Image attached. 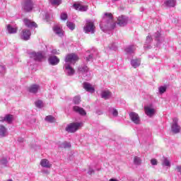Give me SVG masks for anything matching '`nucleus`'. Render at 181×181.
<instances>
[{
  "mask_svg": "<svg viewBox=\"0 0 181 181\" xmlns=\"http://www.w3.org/2000/svg\"><path fill=\"white\" fill-rule=\"evenodd\" d=\"M151 42H152V37H151V35H148L146 37V43L148 44V43H151Z\"/></svg>",
  "mask_w": 181,
  "mask_h": 181,
  "instance_id": "nucleus-44",
  "label": "nucleus"
},
{
  "mask_svg": "<svg viewBox=\"0 0 181 181\" xmlns=\"http://www.w3.org/2000/svg\"><path fill=\"white\" fill-rule=\"evenodd\" d=\"M66 26L67 28H69V29H70V30H74L76 25H74V23L68 21L66 23Z\"/></svg>",
  "mask_w": 181,
  "mask_h": 181,
  "instance_id": "nucleus-34",
  "label": "nucleus"
},
{
  "mask_svg": "<svg viewBox=\"0 0 181 181\" xmlns=\"http://www.w3.org/2000/svg\"><path fill=\"white\" fill-rule=\"evenodd\" d=\"M109 181H118L117 179L111 178Z\"/></svg>",
  "mask_w": 181,
  "mask_h": 181,
  "instance_id": "nucleus-51",
  "label": "nucleus"
},
{
  "mask_svg": "<svg viewBox=\"0 0 181 181\" xmlns=\"http://www.w3.org/2000/svg\"><path fill=\"white\" fill-rule=\"evenodd\" d=\"M129 117L132 122L134 124H140L141 123V118L139 117V115H137L136 112H131L129 113Z\"/></svg>",
  "mask_w": 181,
  "mask_h": 181,
  "instance_id": "nucleus-11",
  "label": "nucleus"
},
{
  "mask_svg": "<svg viewBox=\"0 0 181 181\" xmlns=\"http://www.w3.org/2000/svg\"><path fill=\"white\" fill-rule=\"evenodd\" d=\"M81 127H83V122H74L68 124L65 129L66 132L74 134V132H76Z\"/></svg>",
  "mask_w": 181,
  "mask_h": 181,
  "instance_id": "nucleus-3",
  "label": "nucleus"
},
{
  "mask_svg": "<svg viewBox=\"0 0 181 181\" xmlns=\"http://www.w3.org/2000/svg\"><path fill=\"white\" fill-rule=\"evenodd\" d=\"M81 102V98L80 96H75L73 98V103L74 104L78 105L79 103Z\"/></svg>",
  "mask_w": 181,
  "mask_h": 181,
  "instance_id": "nucleus-35",
  "label": "nucleus"
},
{
  "mask_svg": "<svg viewBox=\"0 0 181 181\" xmlns=\"http://www.w3.org/2000/svg\"><path fill=\"white\" fill-rule=\"evenodd\" d=\"M51 5H60L62 0H49Z\"/></svg>",
  "mask_w": 181,
  "mask_h": 181,
  "instance_id": "nucleus-38",
  "label": "nucleus"
},
{
  "mask_svg": "<svg viewBox=\"0 0 181 181\" xmlns=\"http://www.w3.org/2000/svg\"><path fill=\"white\" fill-rule=\"evenodd\" d=\"M64 69L66 76H74V73H76V70L73 69V65H71L69 64H64Z\"/></svg>",
  "mask_w": 181,
  "mask_h": 181,
  "instance_id": "nucleus-9",
  "label": "nucleus"
},
{
  "mask_svg": "<svg viewBox=\"0 0 181 181\" xmlns=\"http://www.w3.org/2000/svg\"><path fill=\"white\" fill-rule=\"evenodd\" d=\"M83 88H85L88 93H94L95 91V89L91 86V84L88 83H83Z\"/></svg>",
  "mask_w": 181,
  "mask_h": 181,
  "instance_id": "nucleus-28",
  "label": "nucleus"
},
{
  "mask_svg": "<svg viewBox=\"0 0 181 181\" xmlns=\"http://www.w3.org/2000/svg\"><path fill=\"white\" fill-rule=\"evenodd\" d=\"M110 114H112L114 117H118V110L114 107H110L109 109Z\"/></svg>",
  "mask_w": 181,
  "mask_h": 181,
  "instance_id": "nucleus-32",
  "label": "nucleus"
},
{
  "mask_svg": "<svg viewBox=\"0 0 181 181\" xmlns=\"http://www.w3.org/2000/svg\"><path fill=\"white\" fill-rule=\"evenodd\" d=\"M176 170H177V172H179V173H180V175H181V165H177L176 167Z\"/></svg>",
  "mask_w": 181,
  "mask_h": 181,
  "instance_id": "nucleus-48",
  "label": "nucleus"
},
{
  "mask_svg": "<svg viewBox=\"0 0 181 181\" xmlns=\"http://www.w3.org/2000/svg\"><path fill=\"white\" fill-rule=\"evenodd\" d=\"M28 91L32 94H37V93L40 91V86L37 84H33L28 88Z\"/></svg>",
  "mask_w": 181,
  "mask_h": 181,
  "instance_id": "nucleus-17",
  "label": "nucleus"
},
{
  "mask_svg": "<svg viewBox=\"0 0 181 181\" xmlns=\"http://www.w3.org/2000/svg\"><path fill=\"white\" fill-rule=\"evenodd\" d=\"M24 23L27 28H37V24L33 21H30L28 18L24 19Z\"/></svg>",
  "mask_w": 181,
  "mask_h": 181,
  "instance_id": "nucleus-25",
  "label": "nucleus"
},
{
  "mask_svg": "<svg viewBox=\"0 0 181 181\" xmlns=\"http://www.w3.org/2000/svg\"><path fill=\"white\" fill-rule=\"evenodd\" d=\"M100 97L104 98V100H109V98L112 97V93H111V91L109 90H103L100 93Z\"/></svg>",
  "mask_w": 181,
  "mask_h": 181,
  "instance_id": "nucleus-18",
  "label": "nucleus"
},
{
  "mask_svg": "<svg viewBox=\"0 0 181 181\" xmlns=\"http://www.w3.org/2000/svg\"><path fill=\"white\" fill-rule=\"evenodd\" d=\"M45 121H47V122L53 123L56 122V119H54L53 116L49 115L45 117Z\"/></svg>",
  "mask_w": 181,
  "mask_h": 181,
  "instance_id": "nucleus-33",
  "label": "nucleus"
},
{
  "mask_svg": "<svg viewBox=\"0 0 181 181\" xmlns=\"http://www.w3.org/2000/svg\"><path fill=\"white\" fill-rule=\"evenodd\" d=\"M135 50H136L135 45H129L125 48L124 52L129 57V56H134L135 54Z\"/></svg>",
  "mask_w": 181,
  "mask_h": 181,
  "instance_id": "nucleus-12",
  "label": "nucleus"
},
{
  "mask_svg": "<svg viewBox=\"0 0 181 181\" xmlns=\"http://www.w3.org/2000/svg\"><path fill=\"white\" fill-rule=\"evenodd\" d=\"M29 57L35 60V62H42L45 59V52H32L29 54Z\"/></svg>",
  "mask_w": 181,
  "mask_h": 181,
  "instance_id": "nucleus-4",
  "label": "nucleus"
},
{
  "mask_svg": "<svg viewBox=\"0 0 181 181\" xmlns=\"http://www.w3.org/2000/svg\"><path fill=\"white\" fill-rule=\"evenodd\" d=\"M144 111H145L146 115H147V117H149V118H152V117H153V115L156 114V110L151 105L145 106Z\"/></svg>",
  "mask_w": 181,
  "mask_h": 181,
  "instance_id": "nucleus-8",
  "label": "nucleus"
},
{
  "mask_svg": "<svg viewBox=\"0 0 181 181\" xmlns=\"http://www.w3.org/2000/svg\"><path fill=\"white\" fill-rule=\"evenodd\" d=\"M110 49L112 50H117V44L116 43L112 44V45L110 46Z\"/></svg>",
  "mask_w": 181,
  "mask_h": 181,
  "instance_id": "nucleus-46",
  "label": "nucleus"
},
{
  "mask_svg": "<svg viewBox=\"0 0 181 181\" xmlns=\"http://www.w3.org/2000/svg\"><path fill=\"white\" fill-rule=\"evenodd\" d=\"M162 165L166 168H170V160L168 158L164 157L162 160Z\"/></svg>",
  "mask_w": 181,
  "mask_h": 181,
  "instance_id": "nucleus-29",
  "label": "nucleus"
},
{
  "mask_svg": "<svg viewBox=\"0 0 181 181\" xmlns=\"http://www.w3.org/2000/svg\"><path fill=\"white\" fill-rule=\"evenodd\" d=\"M83 30L85 33L94 35V33H95V25H94V22L91 21V20H87L86 23L83 27Z\"/></svg>",
  "mask_w": 181,
  "mask_h": 181,
  "instance_id": "nucleus-2",
  "label": "nucleus"
},
{
  "mask_svg": "<svg viewBox=\"0 0 181 181\" xmlns=\"http://www.w3.org/2000/svg\"><path fill=\"white\" fill-rule=\"evenodd\" d=\"M163 6L166 8H175L176 6V0H165Z\"/></svg>",
  "mask_w": 181,
  "mask_h": 181,
  "instance_id": "nucleus-23",
  "label": "nucleus"
},
{
  "mask_svg": "<svg viewBox=\"0 0 181 181\" xmlns=\"http://www.w3.org/2000/svg\"><path fill=\"white\" fill-rule=\"evenodd\" d=\"M78 71L80 74H83L85 79H90V71H88V67L86 65L82 64L79 66L78 67Z\"/></svg>",
  "mask_w": 181,
  "mask_h": 181,
  "instance_id": "nucleus-7",
  "label": "nucleus"
},
{
  "mask_svg": "<svg viewBox=\"0 0 181 181\" xmlns=\"http://www.w3.org/2000/svg\"><path fill=\"white\" fill-rule=\"evenodd\" d=\"M166 90H168V87L166 86H160L158 87V93L162 95L164 93H166Z\"/></svg>",
  "mask_w": 181,
  "mask_h": 181,
  "instance_id": "nucleus-31",
  "label": "nucleus"
},
{
  "mask_svg": "<svg viewBox=\"0 0 181 181\" xmlns=\"http://www.w3.org/2000/svg\"><path fill=\"white\" fill-rule=\"evenodd\" d=\"M8 135V128L4 126L2 122H0V136L1 138H5Z\"/></svg>",
  "mask_w": 181,
  "mask_h": 181,
  "instance_id": "nucleus-14",
  "label": "nucleus"
},
{
  "mask_svg": "<svg viewBox=\"0 0 181 181\" xmlns=\"http://www.w3.org/2000/svg\"><path fill=\"white\" fill-rule=\"evenodd\" d=\"M117 25L119 26H125L128 23V17L125 16H119L117 18Z\"/></svg>",
  "mask_w": 181,
  "mask_h": 181,
  "instance_id": "nucleus-16",
  "label": "nucleus"
},
{
  "mask_svg": "<svg viewBox=\"0 0 181 181\" xmlns=\"http://www.w3.org/2000/svg\"><path fill=\"white\" fill-rule=\"evenodd\" d=\"M71 146L70 142L64 141L59 144V148H64V149H67Z\"/></svg>",
  "mask_w": 181,
  "mask_h": 181,
  "instance_id": "nucleus-30",
  "label": "nucleus"
},
{
  "mask_svg": "<svg viewBox=\"0 0 181 181\" xmlns=\"http://www.w3.org/2000/svg\"><path fill=\"white\" fill-rule=\"evenodd\" d=\"M1 165H3V166H6L8 165V160L5 158H3L0 160Z\"/></svg>",
  "mask_w": 181,
  "mask_h": 181,
  "instance_id": "nucleus-40",
  "label": "nucleus"
},
{
  "mask_svg": "<svg viewBox=\"0 0 181 181\" xmlns=\"http://www.w3.org/2000/svg\"><path fill=\"white\" fill-rule=\"evenodd\" d=\"M8 181H13L12 180H8Z\"/></svg>",
  "mask_w": 181,
  "mask_h": 181,
  "instance_id": "nucleus-55",
  "label": "nucleus"
},
{
  "mask_svg": "<svg viewBox=\"0 0 181 181\" xmlns=\"http://www.w3.org/2000/svg\"><path fill=\"white\" fill-rule=\"evenodd\" d=\"M73 6L74 9L76 11H80L81 12H86L88 10V6L74 4Z\"/></svg>",
  "mask_w": 181,
  "mask_h": 181,
  "instance_id": "nucleus-20",
  "label": "nucleus"
},
{
  "mask_svg": "<svg viewBox=\"0 0 181 181\" xmlns=\"http://www.w3.org/2000/svg\"><path fill=\"white\" fill-rule=\"evenodd\" d=\"M88 173V175H93L94 170H93L92 168H89Z\"/></svg>",
  "mask_w": 181,
  "mask_h": 181,
  "instance_id": "nucleus-49",
  "label": "nucleus"
},
{
  "mask_svg": "<svg viewBox=\"0 0 181 181\" xmlns=\"http://www.w3.org/2000/svg\"><path fill=\"white\" fill-rule=\"evenodd\" d=\"M116 25L117 23L114 22V19L112 18V14L105 13L100 22V28L103 32H107V30L115 29Z\"/></svg>",
  "mask_w": 181,
  "mask_h": 181,
  "instance_id": "nucleus-1",
  "label": "nucleus"
},
{
  "mask_svg": "<svg viewBox=\"0 0 181 181\" xmlns=\"http://www.w3.org/2000/svg\"><path fill=\"white\" fill-rule=\"evenodd\" d=\"M134 163L135 165H141V158L139 157H134Z\"/></svg>",
  "mask_w": 181,
  "mask_h": 181,
  "instance_id": "nucleus-39",
  "label": "nucleus"
},
{
  "mask_svg": "<svg viewBox=\"0 0 181 181\" xmlns=\"http://www.w3.org/2000/svg\"><path fill=\"white\" fill-rule=\"evenodd\" d=\"M51 53H52V54H59V51L57 49H52Z\"/></svg>",
  "mask_w": 181,
  "mask_h": 181,
  "instance_id": "nucleus-47",
  "label": "nucleus"
},
{
  "mask_svg": "<svg viewBox=\"0 0 181 181\" xmlns=\"http://www.w3.org/2000/svg\"><path fill=\"white\" fill-rule=\"evenodd\" d=\"M17 62H18V59H14L13 63H16Z\"/></svg>",
  "mask_w": 181,
  "mask_h": 181,
  "instance_id": "nucleus-52",
  "label": "nucleus"
},
{
  "mask_svg": "<svg viewBox=\"0 0 181 181\" xmlns=\"http://www.w3.org/2000/svg\"><path fill=\"white\" fill-rule=\"evenodd\" d=\"M62 21H66L67 19V13H62L60 16Z\"/></svg>",
  "mask_w": 181,
  "mask_h": 181,
  "instance_id": "nucleus-43",
  "label": "nucleus"
},
{
  "mask_svg": "<svg viewBox=\"0 0 181 181\" xmlns=\"http://www.w3.org/2000/svg\"><path fill=\"white\" fill-rule=\"evenodd\" d=\"M0 74H1V76L5 74V66L4 65H0Z\"/></svg>",
  "mask_w": 181,
  "mask_h": 181,
  "instance_id": "nucleus-41",
  "label": "nucleus"
},
{
  "mask_svg": "<svg viewBox=\"0 0 181 181\" xmlns=\"http://www.w3.org/2000/svg\"><path fill=\"white\" fill-rule=\"evenodd\" d=\"M93 57H94V54H91L86 58V62H93Z\"/></svg>",
  "mask_w": 181,
  "mask_h": 181,
  "instance_id": "nucleus-42",
  "label": "nucleus"
},
{
  "mask_svg": "<svg viewBox=\"0 0 181 181\" xmlns=\"http://www.w3.org/2000/svg\"><path fill=\"white\" fill-rule=\"evenodd\" d=\"M35 104L37 108H42L43 107V102L40 100L35 101Z\"/></svg>",
  "mask_w": 181,
  "mask_h": 181,
  "instance_id": "nucleus-37",
  "label": "nucleus"
},
{
  "mask_svg": "<svg viewBox=\"0 0 181 181\" xmlns=\"http://www.w3.org/2000/svg\"><path fill=\"white\" fill-rule=\"evenodd\" d=\"M44 173H49V171H45Z\"/></svg>",
  "mask_w": 181,
  "mask_h": 181,
  "instance_id": "nucleus-53",
  "label": "nucleus"
},
{
  "mask_svg": "<svg viewBox=\"0 0 181 181\" xmlns=\"http://www.w3.org/2000/svg\"><path fill=\"white\" fill-rule=\"evenodd\" d=\"M48 62L51 66H57V64L60 63V59L56 56H52L49 57Z\"/></svg>",
  "mask_w": 181,
  "mask_h": 181,
  "instance_id": "nucleus-21",
  "label": "nucleus"
},
{
  "mask_svg": "<svg viewBox=\"0 0 181 181\" xmlns=\"http://www.w3.org/2000/svg\"><path fill=\"white\" fill-rule=\"evenodd\" d=\"M73 110L77 114H79V115H81L82 117H86L87 115V112L85 111V110L83 107H78V106H74L73 107Z\"/></svg>",
  "mask_w": 181,
  "mask_h": 181,
  "instance_id": "nucleus-19",
  "label": "nucleus"
},
{
  "mask_svg": "<svg viewBox=\"0 0 181 181\" xmlns=\"http://www.w3.org/2000/svg\"><path fill=\"white\" fill-rule=\"evenodd\" d=\"M23 141H25V139L23 138H22V137H19L18 139V142L22 143V142H23Z\"/></svg>",
  "mask_w": 181,
  "mask_h": 181,
  "instance_id": "nucleus-50",
  "label": "nucleus"
},
{
  "mask_svg": "<svg viewBox=\"0 0 181 181\" xmlns=\"http://www.w3.org/2000/svg\"><path fill=\"white\" fill-rule=\"evenodd\" d=\"M154 37H156V40L157 41V46H159V38L160 37V33L158 31L155 33Z\"/></svg>",
  "mask_w": 181,
  "mask_h": 181,
  "instance_id": "nucleus-36",
  "label": "nucleus"
},
{
  "mask_svg": "<svg viewBox=\"0 0 181 181\" xmlns=\"http://www.w3.org/2000/svg\"><path fill=\"white\" fill-rule=\"evenodd\" d=\"M179 119L177 118H174L173 120V124L171 126V131L174 134H179L180 132V126L177 124Z\"/></svg>",
  "mask_w": 181,
  "mask_h": 181,
  "instance_id": "nucleus-10",
  "label": "nucleus"
},
{
  "mask_svg": "<svg viewBox=\"0 0 181 181\" xmlns=\"http://www.w3.org/2000/svg\"><path fill=\"white\" fill-rule=\"evenodd\" d=\"M77 61H78V56L74 53L69 54L65 57V64H68L74 66Z\"/></svg>",
  "mask_w": 181,
  "mask_h": 181,
  "instance_id": "nucleus-5",
  "label": "nucleus"
},
{
  "mask_svg": "<svg viewBox=\"0 0 181 181\" xmlns=\"http://www.w3.org/2000/svg\"><path fill=\"white\" fill-rule=\"evenodd\" d=\"M151 165L155 166V165H158V160H156V159H151Z\"/></svg>",
  "mask_w": 181,
  "mask_h": 181,
  "instance_id": "nucleus-45",
  "label": "nucleus"
},
{
  "mask_svg": "<svg viewBox=\"0 0 181 181\" xmlns=\"http://www.w3.org/2000/svg\"><path fill=\"white\" fill-rule=\"evenodd\" d=\"M113 1V2H115V1H119V0H112Z\"/></svg>",
  "mask_w": 181,
  "mask_h": 181,
  "instance_id": "nucleus-54",
  "label": "nucleus"
},
{
  "mask_svg": "<svg viewBox=\"0 0 181 181\" xmlns=\"http://www.w3.org/2000/svg\"><path fill=\"white\" fill-rule=\"evenodd\" d=\"M6 30L10 35L16 33L18 32V28L12 26L11 24L7 25Z\"/></svg>",
  "mask_w": 181,
  "mask_h": 181,
  "instance_id": "nucleus-26",
  "label": "nucleus"
},
{
  "mask_svg": "<svg viewBox=\"0 0 181 181\" xmlns=\"http://www.w3.org/2000/svg\"><path fill=\"white\" fill-rule=\"evenodd\" d=\"M33 1L32 0H23L21 6L25 12H30L33 9Z\"/></svg>",
  "mask_w": 181,
  "mask_h": 181,
  "instance_id": "nucleus-6",
  "label": "nucleus"
},
{
  "mask_svg": "<svg viewBox=\"0 0 181 181\" xmlns=\"http://www.w3.org/2000/svg\"><path fill=\"white\" fill-rule=\"evenodd\" d=\"M40 165L42 168H46L47 169L52 168V164H50L47 159L41 160Z\"/></svg>",
  "mask_w": 181,
  "mask_h": 181,
  "instance_id": "nucleus-27",
  "label": "nucleus"
},
{
  "mask_svg": "<svg viewBox=\"0 0 181 181\" xmlns=\"http://www.w3.org/2000/svg\"><path fill=\"white\" fill-rule=\"evenodd\" d=\"M53 30L55 35H57L59 37H63L64 32L63 30L59 25H54Z\"/></svg>",
  "mask_w": 181,
  "mask_h": 181,
  "instance_id": "nucleus-22",
  "label": "nucleus"
},
{
  "mask_svg": "<svg viewBox=\"0 0 181 181\" xmlns=\"http://www.w3.org/2000/svg\"><path fill=\"white\" fill-rule=\"evenodd\" d=\"M32 35V33H30V30L28 29H24L22 31L21 38L22 40H29L30 39V36Z\"/></svg>",
  "mask_w": 181,
  "mask_h": 181,
  "instance_id": "nucleus-13",
  "label": "nucleus"
},
{
  "mask_svg": "<svg viewBox=\"0 0 181 181\" xmlns=\"http://www.w3.org/2000/svg\"><path fill=\"white\" fill-rule=\"evenodd\" d=\"M13 121V115H6L4 117H0V122H7V124H12Z\"/></svg>",
  "mask_w": 181,
  "mask_h": 181,
  "instance_id": "nucleus-15",
  "label": "nucleus"
},
{
  "mask_svg": "<svg viewBox=\"0 0 181 181\" xmlns=\"http://www.w3.org/2000/svg\"><path fill=\"white\" fill-rule=\"evenodd\" d=\"M130 64L134 69H137L141 66V59H134L130 61Z\"/></svg>",
  "mask_w": 181,
  "mask_h": 181,
  "instance_id": "nucleus-24",
  "label": "nucleus"
}]
</instances>
